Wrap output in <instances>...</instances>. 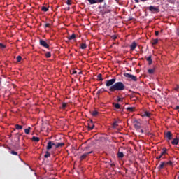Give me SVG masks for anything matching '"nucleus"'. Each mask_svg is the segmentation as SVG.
<instances>
[{
  "label": "nucleus",
  "mask_w": 179,
  "mask_h": 179,
  "mask_svg": "<svg viewBox=\"0 0 179 179\" xmlns=\"http://www.w3.org/2000/svg\"><path fill=\"white\" fill-rule=\"evenodd\" d=\"M116 81L117 78H112L106 81V86L109 87V92H115L125 90V85L121 81L115 83Z\"/></svg>",
  "instance_id": "nucleus-1"
},
{
  "label": "nucleus",
  "mask_w": 179,
  "mask_h": 179,
  "mask_svg": "<svg viewBox=\"0 0 179 179\" xmlns=\"http://www.w3.org/2000/svg\"><path fill=\"white\" fill-rule=\"evenodd\" d=\"M124 76L125 78H128V79H130V80H133L134 82H136L138 80V78H136V76L128 73H124Z\"/></svg>",
  "instance_id": "nucleus-2"
},
{
  "label": "nucleus",
  "mask_w": 179,
  "mask_h": 179,
  "mask_svg": "<svg viewBox=\"0 0 179 179\" xmlns=\"http://www.w3.org/2000/svg\"><path fill=\"white\" fill-rule=\"evenodd\" d=\"M148 9L150 12H151L152 13H159V12H160V10L159 9V6H150L148 7Z\"/></svg>",
  "instance_id": "nucleus-3"
},
{
  "label": "nucleus",
  "mask_w": 179,
  "mask_h": 179,
  "mask_svg": "<svg viewBox=\"0 0 179 179\" xmlns=\"http://www.w3.org/2000/svg\"><path fill=\"white\" fill-rule=\"evenodd\" d=\"M166 153H167V148H162V151L161 152L160 155L157 156L156 157L157 160H159V159H162V157H163V156H164V155H166Z\"/></svg>",
  "instance_id": "nucleus-4"
},
{
  "label": "nucleus",
  "mask_w": 179,
  "mask_h": 179,
  "mask_svg": "<svg viewBox=\"0 0 179 179\" xmlns=\"http://www.w3.org/2000/svg\"><path fill=\"white\" fill-rule=\"evenodd\" d=\"M39 43H40V45H41L42 47H44L45 48H50V45H48V43H47L43 39L39 40Z\"/></svg>",
  "instance_id": "nucleus-5"
},
{
  "label": "nucleus",
  "mask_w": 179,
  "mask_h": 179,
  "mask_svg": "<svg viewBox=\"0 0 179 179\" xmlns=\"http://www.w3.org/2000/svg\"><path fill=\"white\" fill-rule=\"evenodd\" d=\"M88 131H92L93 130V129L94 128V124H93V120H90V122H88Z\"/></svg>",
  "instance_id": "nucleus-6"
},
{
  "label": "nucleus",
  "mask_w": 179,
  "mask_h": 179,
  "mask_svg": "<svg viewBox=\"0 0 179 179\" xmlns=\"http://www.w3.org/2000/svg\"><path fill=\"white\" fill-rule=\"evenodd\" d=\"M92 153H93V151H90L88 152L84 153L83 155H81L80 160H85V159H86V157H87L89 156V155H90Z\"/></svg>",
  "instance_id": "nucleus-7"
},
{
  "label": "nucleus",
  "mask_w": 179,
  "mask_h": 179,
  "mask_svg": "<svg viewBox=\"0 0 179 179\" xmlns=\"http://www.w3.org/2000/svg\"><path fill=\"white\" fill-rule=\"evenodd\" d=\"M138 44L136 42H132V43L130 45V51H134L135 48H136Z\"/></svg>",
  "instance_id": "nucleus-8"
},
{
  "label": "nucleus",
  "mask_w": 179,
  "mask_h": 179,
  "mask_svg": "<svg viewBox=\"0 0 179 179\" xmlns=\"http://www.w3.org/2000/svg\"><path fill=\"white\" fill-rule=\"evenodd\" d=\"M166 138L168 139V141H171V139H173V134H171V131L166 132Z\"/></svg>",
  "instance_id": "nucleus-9"
},
{
  "label": "nucleus",
  "mask_w": 179,
  "mask_h": 179,
  "mask_svg": "<svg viewBox=\"0 0 179 179\" xmlns=\"http://www.w3.org/2000/svg\"><path fill=\"white\" fill-rule=\"evenodd\" d=\"M46 149H47V150H50L52 149V141H49L48 143V145L46 147Z\"/></svg>",
  "instance_id": "nucleus-10"
},
{
  "label": "nucleus",
  "mask_w": 179,
  "mask_h": 179,
  "mask_svg": "<svg viewBox=\"0 0 179 179\" xmlns=\"http://www.w3.org/2000/svg\"><path fill=\"white\" fill-rule=\"evenodd\" d=\"M151 115L152 114L148 111L144 112V114L143 115V117H148V118H150Z\"/></svg>",
  "instance_id": "nucleus-11"
},
{
  "label": "nucleus",
  "mask_w": 179,
  "mask_h": 179,
  "mask_svg": "<svg viewBox=\"0 0 179 179\" xmlns=\"http://www.w3.org/2000/svg\"><path fill=\"white\" fill-rule=\"evenodd\" d=\"M87 47V45H86V43H80V48H81V50H86Z\"/></svg>",
  "instance_id": "nucleus-12"
},
{
  "label": "nucleus",
  "mask_w": 179,
  "mask_h": 179,
  "mask_svg": "<svg viewBox=\"0 0 179 179\" xmlns=\"http://www.w3.org/2000/svg\"><path fill=\"white\" fill-rule=\"evenodd\" d=\"M127 110L129 111V113H134V111H135V107H128L127 108Z\"/></svg>",
  "instance_id": "nucleus-13"
},
{
  "label": "nucleus",
  "mask_w": 179,
  "mask_h": 179,
  "mask_svg": "<svg viewBox=\"0 0 179 179\" xmlns=\"http://www.w3.org/2000/svg\"><path fill=\"white\" fill-rule=\"evenodd\" d=\"M75 38H76V35L75 34L68 36V40H75Z\"/></svg>",
  "instance_id": "nucleus-14"
},
{
  "label": "nucleus",
  "mask_w": 179,
  "mask_h": 179,
  "mask_svg": "<svg viewBox=\"0 0 179 179\" xmlns=\"http://www.w3.org/2000/svg\"><path fill=\"white\" fill-rule=\"evenodd\" d=\"M10 154L13 155L14 156H18L19 159H20V155H19V154L17 153V152L15 151V150H11L10 151Z\"/></svg>",
  "instance_id": "nucleus-15"
},
{
  "label": "nucleus",
  "mask_w": 179,
  "mask_h": 179,
  "mask_svg": "<svg viewBox=\"0 0 179 179\" xmlns=\"http://www.w3.org/2000/svg\"><path fill=\"white\" fill-rule=\"evenodd\" d=\"M164 166H166V162H162V164L158 166V169H164Z\"/></svg>",
  "instance_id": "nucleus-16"
},
{
  "label": "nucleus",
  "mask_w": 179,
  "mask_h": 179,
  "mask_svg": "<svg viewBox=\"0 0 179 179\" xmlns=\"http://www.w3.org/2000/svg\"><path fill=\"white\" fill-rule=\"evenodd\" d=\"M178 142H179V139L178 138H176L172 141L171 143H172V145H177L178 143Z\"/></svg>",
  "instance_id": "nucleus-17"
},
{
  "label": "nucleus",
  "mask_w": 179,
  "mask_h": 179,
  "mask_svg": "<svg viewBox=\"0 0 179 179\" xmlns=\"http://www.w3.org/2000/svg\"><path fill=\"white\" fill-rule=\"evenodd\" d=\"M62 146H65V143H58L56 144V148H62Z\"/></svg>",
  "instance_id": "nucleus-18"
},
{
  "label": "nucleus",
  "mask_w": 179,
  "mask_h": 179,
  "mask_svg": "<svg viewBox=\"0 0 179 179\" xmlns=\"http://www.w3.org/2000/svg\"><path fill=\"white\" fill-rule=\"evenodd\" d=\"M147 61L148 62V65H152V56H149L146 58Z\"/></svg>",
  "instance_id": "nucleus-19"
},
{
  "label": "nucleus",
  "mask_w": 179,
  "mask_h": 179,
  "mask_svg": "<svg viewBox=\"0 0 179 179\" xmlns=\"http://www.w3.org/2000/svg\"><path fill=\"white\" fill-rule=\"evenodd\" d=\"M51 157V153H50V152H48V151H46L45 154L44 155V157L45 159H48V157Z\"/></svg>",
  "instance_id": "nucleus-20"
},
{
  "label": "nucleus",
  "mask_w": 179,
  "mask_h": 179,
  "mask_svg": "<svg viewBox=\"0 0 179 179\" xmlns=\"http://www.w3.org/2000/svg\"><path fill=\"white\" fill-rule=\"evenodd\" d=\"M103 75H101V73L98 74L97 76V79L98 80L103 82Z\"/></svg>",
  "instance_id": "nucleus-21"
},
{
  "label": "nucleus",
  "mask_w": 179,
  "mask_h": 179,
  "mask_svg": "<svg viewBox=\"0 0 179 179\" xmlns=\"http://www.w3.org/2000/svg\"><path fill=\"white\" fill-rule=\"evenodd\" d=\"M92 117H97V115H99V111H97V110L92 111Z\"/></svg>",
  "instance_id": "nucleus-22"
},
{
  "label": "nucleus",
  "mask_w": 179,
  "mask_h": 179,
  "mask_svg": "<svg viewBox=\"0 0 179 179\" xmlns=\"http://www.w3.org/2000/svg\"><path fill=\"white\" fill-rule=\"evenodd\" d=\"M117 157L119 159H122V157H124V152H117Z\"/></svg>",
  "instance_id": "nucleus-23"
},
{
  "label": "nucleus",
  "mask_w": 179,
  "mask_h": 179,
  "mask_svg": "<svg viewBox=\"0 0 179 179\" xmlns=\"http://www.w3.org/2000/svg\"><path fill=\"white\" fill-rule=\"evenodd\" d=\"M32 141H33L34 142H40V138L36 137V136H33V137H32Z\"/></svg>",
  "instance_id": "nucleus-24"
},
{
  "label": "nucleus",
  "mask_w": 179,
  "mask_h": 179,
  "mask_svg": "<svg viewBox=\"0 0 179 179\" xmlns=\"http://www.w3.org/2000/svg\"><path fill=\"white\" fill-rule=\"evenodd\" d=\"M90 5H94V3H97V0H87Z\"/></svg>",
  "instance_id": "nucleus-25"
},
{
  "label": "nucleus",
  "mask_w": 179,
  "mask_h": 179,
  "mask_svg": "<svg viewBox=\"0 0 179 179\" xmlns=\"http://www.w3.org/2000/svg\"><path fill=\"white\" fill-rule=\"evenodd\" d=\"M103 92H104V89H100V90H99L97 91V92H96L97 96H100V94H101V93H103Z\"/></svg>",
  "instance_id": "nucleus-26"
},
{
  "label": "nucleus",
  "mask_w": 179,
  "mask_h": 179,
  "mask_svg": "<svg viewBox=\"0 0 179 179\" xmlns=\"http://www.w3.org/2000/svg\"><path fill=\"white\" fill-rule=\"evenodd\" d=\"M30 129H31V127H29L27 129H24V132L25 134H27V135H29V134H30Z\"/></svg>",
  "instance_id": "nucleus-27"
},
{
  "label": "nucleus",
  "mask_w": 179,
  "mask_h": 179,
  "mask_svg": "<svg viewBox=\"0 0 179 179\" xmlns=\"http://www.w3.org/2000/svg\"><path fill=\"white\" fill-rule=\"evenodd\" d=\"M148 73H150V75H152V73H155V69H150L148 70Z\"/></svg>",
  "instance_id": "nucleus-28"
},
{
  "label": "nucleus",
  "mask_w": 179,
  "mask_h": 179,
  "mask_svg": "<svg viewBox=\"0 0 179 179\" xmlns=\"http://www.w3.org/2000/svg\"><path fill=\"white\" fill-rule=\"evenodd\" d=\"M41 10H43V12H48V7L43 6Z\"/></svg>",
  "instance_id": "nucleus-29"
},
{
  "label": "nucleus",
  "mask_w": 179,
  "mask_h": 179,
  "mask_svg": "<svg viewBox=\"0 0 179 179\" xmlns=\"http://www.w3.org/2000/svg\"><path fill=\"white\" fill-rule=\"evenodd\" d=\"M66 106H67L66 103H65V102L62 103V108L63 110H65V108H66Z\"/></svg>",
  "instance_id": "nucleus-30"
},
{
  "label": "nucleus",
  "mask_w": 179,
  "mask_h": 179,
  "mask_svg": "<svg viewBox=\"0 0 179 179\" xmlns=\"http://www.w3.org/2000/svg\"><path fill=\"white\" fill-rule=\"evenodd\" d=\"M157 43H159V40L158 39H154L152 42V45H156V44H157Z\"/></svg>",
  "instance_id": "nucleus-31"
},
{
  "label": "nucleus",
  "mask_w": 179,
  "mask_h": 179,
  "mask_svg": "<svg viewBox=\"0 0 179 179\" xmlns=\"http://www.w3.org/2000/svg\"><path fill=\"white\" fill-rule=\"evenodd\" d=\"M134 128H136V129H141V124H139V123L135 124Z\"/></svg>",
  "instance_id": "nucleus-32"
},
{
  "label": "nucleus",
  "mask_w": 179,
  "mask_h": 179,
  "mask_svg": "<svg viewBox=\"0 0 179 179\" xmlns=\"http://www.w3.org/2000/svg\"><path fill=\"white\" fill-rule=\"evenodd\" d=\"M15 129H23V126L19 125V124H16L15 125Z\"/></svg>",
  "instance_id": "nucleus-33"
},
{
  "label": "nucleus",
  "mask_w": 179,
  "mask_h": 179,
  "mask_svg": "<svg viewBox=\"0 0 179 179\" xmlns=\"http://www.w3.org/2000/svg\"><path fill=\"white\" fill-rule=\"evenodd\" d=\"M118 127V122L117 121L113 123V128H117Z\"/></svg>",
  "instance_id": "nucleus-34"
},
{
  "label": "nucleus",
  "mask_w": 179,
  "mask_h": 179,
  "mask_svg": "<svg viewBox=\"0 0 179 179\" xmlns=\"http://www.w3.org/2000/svg\"><path fill=\"white\" fill-rule=\"evenodd\" d=\"M46 58H51V52H48L45 53Z\"/></svg>",
  "instance_id": "nucleus-35"
},
{
  "label": "nucleus",
  "mask_w": 179,
  "mask_h": 179,
  "mask_svg": "<svg viewBox=\"0 0 179 179\" xmlns=\"http://www.w3.org/2000/svg\"><path fill=\"white\" fill-rule=\"evenodd\" d=\"M0 48L1 50H3L4 48H6V45H5L3 43H0Z\"/></svg>",
  "instance_id": "nucleus-36"
},
{
  "label": "nucleus",
  "mask_w": 179,
  "mask_h": 179,
  "mask_svg": "<svg viewBox=\"0 0 179 179\" xmlns=\"http://www.w3.org/2000/svg\"><path fill=\"white\" fill-rule=\"evenodd\" d=\"M117 101L118 103L124 101V98H120V96H117Z\"/></svg>",
  "instance_id": "nucleus-37"
},
{
  "label": "nucleus",
  "mask_w": 179,
  "mask_h": 179,
  "mask_svg": "<svg viewBox=\"0 0 179 179\" xmlns=\"http://www.w3.org/2000/svg\"><path fill=\"white\" fill-rule=\"evenodd\" d=\"M22 61V56H17V62H20Z\"/></svg>",
  "instance_id": "nucleus-38"
},
{
  "label": "nucleus",
  "mask_w": 179,
  "mask_h": 179,
  "mask_svg": "<svg viewBox=\"0 0 179 179\" xmlns=\"http://www.w3.org/2000/svg\"><path fill=\"white\" fill-rule=\"evenodd\" d=\"M115 108H117V109L121 108V106L120 105V103H115Z\"/></svg>",
  "instance_id": "nucleus-39"
},
{
  "label": "nucleus",
  "mask_w": 179,
  "mask_h": 179,
  "mask_svg": "<svg viewBox=\"0 0 179 179\" xmlns=\"http://www.w3.org/2000/svg\"><path fill=\"white\" fill-rule=\"evenodd\" d=\"M71 1H72V0H66V5H69V6L72 5V3H71Z\"/></svg>",
  "instance_id": "nucleus-40"
},
{
  "label": "nucleus",
  "mask_w": 179,
  "mask_h": 179,
  "mask_svg": "<svg viewBox=\"0 0 179 179\" xmlns=\"http://www.w3.org/2000/svg\"><path fill=\"white\" fill-rule=\"evenodd\" d=\"M166 166H167V165H169V166H172V165H173V162L169 161V162H166Z\"/></svg>",
  "instance_id": "nucleus-41"
},
{
  "label": "nucleus",
  "mask_w": 179,
  "mask_h": 179,
  "mask_svg": "<svg viewBox=\"0 0 179 179\" xmlns=\"http://www.w3.org/2000/svg\"><path fill=\"white\" fill-rule=\"evenodd\" d=\"M136 3H139V0H134ZM145 1H148V0H141V2H145Z\"/></svg>",
  "instance_id": "nucleus-42"
},
{
  "label": "nucleus",
  "mask_w": 179,
  "mask_h": 179,
  "mask_svg": "<svg viewBox=\"0 0 179 179\" xmlns=\"http://www.w3.org/2000/svg\"><path fill=\"white\" fill-rule=\"evenodd\" d=\"M179 90V85H176V87H174V90H176V92H178Z\"/></svg>",
  "instance_id": "nucleus-43"
},
{
  "label": "nucleus",
  "mask_w": 179,
  "mask_h": 179,
  "mask_svg": "<svg viewBox=\"0 0 179 179\" xmlns=\"http://www.w3.org/2000/svg\"><path fill=\"white\" fill-rule=\"evenodd\" d=\"M104 2V0H96V3H103Z\"/></svg>",
  "instance_id": "nucleus-44"
},
{
  "label": "nucleus",
  "mask_w": 179,
  "mask_h": 179,
  "mask_svg": "<svg viewBox=\"0 0 179 179\" xmlns=\"http://www.w3.org/2000/svg\"><path fill=\"white\" fill-rule=\"evenodd\" d=\"M50 26H51V24H50L47 23V24H45L44 28H45V29H47V27H50Z\"/></svg>",
  "instance_id": "nucleus-45"
},
{
  "label": "nucleus",
  "mask_w": 179,
  "mask_h": 179,
  "mask_svg": "<svg viewBox=\"0 0 179 179\" xmlns=\"http://www.w3.org/2000/svg\"><path fill=\"white\" fill-rule=\"evenodd\" d=\"M113 10L111 9H107L106 11V13H110V12H112Z\"/></svg>",
  "instance_id": "nucleus-46"
},
{
  "label": "nucleus",
  "mask_w": 179,
  "mask_h": 179,
  "mask_svg": "<svg viewBox=\"0 0 179 179\" xmlns=\"http://www.w3.org/2000/svg\"><path fill=\"white\" fill-rule=\"evenodd\" d=\"M112 38L113 40H117V36H115V35L112 36Z\"/></svg>",
  "instance_id": "nucleus-47"
},
{
  "label": "nucleus",
  "mask_w": 179,
  "mask_h": 179,
  "mask_svg": "<svg viewBox=\"0 0 179 179\" xmlns=\"http://www.w3.org/2000/svg\"><path fill=\"white\" fill-rule=\"evenodd\" d=\"M76 73H78V72H77L76 71L73 70V72H72V74H73V75H75V74H76Z\"/></svg>",
  "instance_id": "nucleus-48"
},
{
  "label": "nucleus",
  "mask_w": 179,
  "mask_h": 179,
  "mask_svg": "<svg viewBox=\"0 0 179 179\" xmlns=\"http://www.w3.org/2000/svg\"><path fill=\"white\" fill-rule=\"evenodd\" d=\"M52 146H55V148H57V143H52Z\"/></svg>",
  "instance_id": "nucleus-49"
},
{
  "label": "nucleus",
  "mask_w": 179,
  "mask_h": 179,
  "mask_svg": "<svg viewBox=\"0 0 179 179\" xmlns=\"http://www.w3.org/2000/svg\"><path fill=\"white\" fill-rule=\"evenodd\" d=\"M155 36H159V31H155Z\"/></svg>",
  "instance_id": "nucleus-50"
},
{
  "label": "nucleus",
  "mask_w": 179,
  "mask_h": 179,
  "mask_svg": "<svg viewBox=\"0 0 179 179\" xmlns=\"http://www.w3.org/2000/svg\"><path fill=\"white\" fill-rule=\"evenodd\" d=\"M175 110H179V106H177L175 108Z\"/></svg>",
  "instance_id": "nucleus-51"
},
{
  "label": "nucleus",
  "mask_w": 179,
  "mask_h": 179,
  "mask_svg": "<svg viewBox=\"0 0 179 179\" xmlns=\"http://www.w3.org/2000/svg\"><path fill=\"white\" fill-rule=\"evenodd\" d=\"M117 3H120V0H115Z\"/></svg>",
  "instance_id": "nucleus-52"
},
{
  "label": "nucleus",
  "mask_w": 179,
  "mask_h": 179,
  "mask_svg": "<svg viewBox=\"0 0 179 179\" xmlns=\"http://www.w3.org/2000/svg\"><path fill=\"white\" fill-rule=\"evenodd\" d=\"M141 134H143V132H144L143 129H141Z\"/></svg>",
  "instance_id": "nucleus-53"
},
{
  "label": "nucleus",
  "mask_w": 179,
  "mask_h": 179,
  "mask_svg": "<svg viewBox=\"0 0 179 179\" xmlns=\"http://www.w3.org/2000/svg\"><path fill=\"white\" fill-rule=\"evenodd\" d=\"M88 148H89V147L85 148V149H88Z\"/></svg>",
  "instance_id": "nucleus-54"
},
{
  "label": "nucleus",
  "mask_w": 179,
  "mask_h": 179,
  "mask_svg": "<svg viewBox=\"0 0 179 179\" xmlns=\"http://www.w3.org/2000/svg\"><path fill=\"white\" fill-rule=\"evenodd\" d=\"M79 73L80 74V73H82V72H80Z\"/></svg>",
  "instance_id": "nucleus-55"
},
{
  "label": "nucleus",
  "mask_w": 179,
  "mask_h": 179,
  "mask_svg": "<svg viewBox=\"0 0 179 179\" xmlns=\"http://www.w3.org/2000/svg\"><path fill=\"white\" fill-rule=\"evenodd\" d=\"M0 83H1V81H0Z\"/></svg>",
  "instance_id": "nucleus-56"
},
{
  "label": "nucleus",
  "mask_w": 179,
  "mask_h": 179,
  "mask_svg": "<svg viewBox=\"0 0 179 179\" xmlns=\"http://www.w3.org/2000/svg\"><path fill=\"white\" fill-rule=\"evenodd\" d=\"M178 34H179V33H178Z\"/></svg>",
  "instance_id": "nucleus-57"
}]
</instances>
